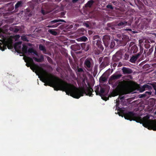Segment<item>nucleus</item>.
Here are the masks:
<instances>
[{
	"label": "nucleus",
	"instance_id": "f704fd0d",
	"mask_svg": "<svg viewBox=\"0 0 156 156\" xmlns=\"http://www.w3.org/2000/svg\"><path fill=\"white\" fill-rule=\"evenodd\" d=\"M34 49L33 48H29L27 51V52L28 53H32L33 51H34Z\"/></svg>",
	"mask_w": 156,
	"mask_h": 156
},
{
	"label": "nucleus",
	"instance_id": "69168bd1",
	"mask_svg": "<svg viewBox=\"0 0 156 156\" xmlns=\"http://www.w3.org/2000/svg\"><path fill=\"white\" fill-rule=\"evenodd\" d=\"M145 94L146 93V92H145Z\"/></svg>",
	"mask_w": 156,
	"mask_h": 156
},
{
	"label": "nucleus",
	"instance_id": "5701e85b",
	"mask_svg": "<svg viewBox=\"0 0 156 156\" xmlns=\"http://www.w3.org/2000/svg\"><path fill=\"white\" fill-rule=\"evenodd\" d=\"M28 47L24 44L23 45L22 48V51L23 53H27L28 51Z\"/></svg>",
	"mask_w": 156,
	"mask_h": 156
},
{
	"label": "nucleus",
	"instance_id": "79ce46f5",
	"mask_svg": "<svg viewBox=\"0 0 156 156\" xmlns=\"http://www.w3.org/2000/svg\"><path fill=\"white\" fill-rule=\"evenodd\" d=\"M117 64L115 63H113V64H112V65H111V66H112V69L113 70V69H115V68L116 67V66H117Z\"/></svg>",
	"mask_w": 156,
	"mask_h": 156
},
{
	"label": "nucleus",
	"instance_id": "a19ab883",
	"mask_svg": "<svg viewBox=\"0 0 156 156\" xmlns=\"http://www.w3.org/2000/svg\"><path fill=\"white\" fill-rule=\"evenodd\" d=\"M77 72L80 73H83L84 71L82 68H78L77 69Z\"/></svg>",
	"mask_w": 156,
	"mask_h": 156
},
{
	"label": "nucleus",
	"instance_id": "e433bc0d",
	"mask_svg": "<svg viewBox=\"0 0 156 156\" xmlns=\"http://www.w3.org/2000/svg\"><path fill=\"white\" fill-rule=\"evenodd\" d=\"M21 39L24 41H28L27 37L24 36H23L21 37Z\"/></svg>",
	"mask_w": 156,
	"mask_h": 156
},
{
	"label": "nucleus",
	"instance_id": "7c9ffc66",
	"mask_svg": "<svg viewBox=\"0 0 156 156\" xmlns=\"http://www.w3.org/2000/svg\"><path fill=\"white\" fill-rule=\"evenodd\" d=\"M105 92V89L101 87L99 93V94H98V95L101 96L102 95V94L104 93Z\"/></svg>",
	"mask_w": 156,
	"mask_h": 156
},
{
	"label": "nucleus",
	"instance_id": "13d9d810",
	"mask_svg": "<svg viewBox=\"0 0 156 156\" xmlns=\"http://www.w3.org/2000/svg\"><path fill=\"white\" fill-rule=\"evenodd\" d=\"M154 53L156 54V45L155 46Z\"/></svg>",
	"mask_w": 156,
	"mask_h": 156
},
{
	"label": "nucleus",
	"instance_id": "f03ea898",
	"mask_svg": "<svg viewBox=\"0 0 156 156\" xmlns=\"http://www.w3.org/2000/svg\"><path fill=\"white\" fill-rule=\"evenodd\" d=\"M131 82L129 81L123 80L115 83V86L116 87L113 90L111 94L112 97H115L119 94L124 95L129 94L133 91V88L131 86Z\"/></svg>",
	"mask_w": 156,
	"mask_h": 156
},
{
	"label": "nucleus",
	"instance_id": "0e129e2a",
	"mask_svg": "<svg viewBox=\"0 0 156 156\" xmlns=\"http://www.w3.org/2000/svg\"><path fill=\"white\" fill-rule=\"evenodd\" d=\"M117 104L116 105V107H117Z\"/></svg>",
	"mask_w": 156,
	"mask_h": 156
},
{
	"label": "nucleus",
	"instance_id": "3c124183",
	"mask_svg": "<svg viewBox=\"0 0 156 156\" xmlns=\"http://www.w3.org/2000/svg\"><path fill=\"white\" fill-rule=\"evenodd\" d=\"M84 25L86 26L87 27H89V24L87 23H84Z\"/></svg>",
	"mask_w": 156,
	"mask_h": 156
},
{
	"label": "nucleus",
	"instance_id": "680f3d73",
	"mask_svg": "<svg viewBox=\"0 0 156 156\" xmlns=\"http://www.w3.org/2000/svg\"><path fill=\"white\" fill-rule=\"evenodd\" d=\"M104 100H105V101H107V100H108V99H103Z\"/></svg>",
	"mask_w": 156,
	"mask_h": 156
},
{
	"label": "nucleus",
	"instance_id": "4c0bfd02",
	"mask_svg": "<svg viewBox=\"0 0 156 156\" xmlns=\"http://www.w3.org/2000/svg\"><path fill=\"white\" fill-rule=\"evenodd\" d=\"M106 7L107 8L110 9L111 10H112L114 8L112 6V5L111 4H108L106 6Z\"/></svg>",
	"mask_w": 156,
	"mask_h": 156
},
{
	"label": "nucleus",
	"instance_id": "c9c22d12",
	"mask_svg": "<svg viewBox=\"0 0 156 156\" xmlns=\"http://www.w3.org/2000/svg\"><path fill=\"white\" fill-rule=\"evenodd\" d=\"M154 85L148 84H147V89L148 88L149 90L152 89V87H153V86Z\"/></svg>",
	"mask_w": 156,
	"mask_h": 156
},
{
	"label": "nucleus",
	"instance_id": "9b49d317",
	"mask_svg": "<svg viewBox=\"0 0 156 156\" xmlns=\"http://www.w3.org/2000/svg\"><path fill=\"white\" fill-rule=\"evenodd\" d=\"M133 44H134L131 48L130 50V52L131 53H135L137 52L138 51V47H137L134 44V43L133 42H131L129 45V47H131Z\"/></svg>",
	"mask_w": 156,
	"mask_h": 156
},
{
	"label": "nucleus",
	"instance_id": "864d4df0",
	"mask_svg": "<svg viewBox=\"0 0 156 156\" xmlns=\"http://www.w3.org/2000/svg\"><path fill=\"white\" fill-rule=\"evenodd\" d=\"M153 87L155 91V94L156 95V85L153 86Z\"/></svg>",
	"mask_w": 156,
	"mask_h": 156
},
{
	"label": "nucleus",
	"instance_id": "37998d69",
	"mask_svg": "<svg viewBox=\"0 0 156 156\" xmlns=\"http://www.w3.org/2000/svg\"><path fill=\"white\" fill-rule=\"evenodd\" d=\"M129 57V55L128 53H125V58L127 60Z\"/></svg>",
	"mask_w": 156,
	"mask_h": 156
},
{
	"label": "nucleus",
	"instance_id": "5fc2aeb1",
	"mask_svg": "<svg viewBox=\"0 0 156 156\" xmlns=\"http://www.w3.org/2000/svg\"><path fill=\"white\" fill-rule=\"evenodd\" d=\"M22 43V42H18L16 43L15 45H20Z\"/></svg>",
	"mask_w": 156,
	"mask_h": 156
},
{
	"label": "nucleus",
	"instance_id": "9d476101",
	"mask_svg": "<svg viewBox=\"0 0 156 156\" xmlns=\"http://www.w3.org/2000/svg\"><path fill=\"white\" fill-rule=\"evenodd\" d=\"M110 40V37L109 36L106 35L103 36L102 41L106 48L108 47Z\"/></svg>",
	"mask_w": 156,
	"mask_h": 156
},
{
	"label": "nucleus",
	"instance_id": "aec40b11",
	"mask_svg": "<svg viewBox=\"0 0 156 156\" xmlns=\"http://www.w3.org/2000/svg\"><path fill=\"white\" fill-rule=\"evenodd\" d=\"M103 62L104 63L105 65L107 66L109 65L110 63V59L109 57H106L104 58Z\"/></svg>",
	"mask_w": 156,
	"mask_h": 156
},
{
	"label": "nucleus",
	"instance_id": "2eb2a0df",
	"mask_svg": "<svg viewBox=\"0 0 156 156\" xmlns=\"http://www.w3.org/2000/svg\"><path fill=\"white\" fill-rule=\"evenodd\" d=\"M33 58L35 61L38 62H42L44 59L43 55H42L40 56V58H38L35 57H33Z\"/></svg>",
	"mask_w": 156,
	"mask_h": 156
},
{
	"label": "nucleus",
	"instance_id": "4be33fe9",
	"mask_svg": "<svg viewBox=\"0 0 156 156\" xmlns=\"http://www.w3.org/2000/svg\"><path fill=\"white\" fill-rule=\"evenodd\" d=\"M9 30L16 33H17L19 30V29L17 28L16 27H10L9 28Z\"/></svg>",
	"mask_w": 156,
	"mask_h": 156
},
{
	"label": "nucleus",
	"instance_id": "f8f14e48",
	"mask_svg": "<svg viewBox=\"0 0 156 156\" xmlns=\"http://www.w3.org/2000/svg\"><path fill=\"white\" fill-rule=\"evenodd\" d=\"M122 70L124 74H129L133 73L132 70L128 68L123 67L122 68Z\"/></svg>",
	"mask_w": 156,
	"mask_h": 156
},
{
	"label": "nucleus",
	"instance_id": "c85d7f7f",
	"mask_svg": "<svg viewBox=\"0 0 156 156\" xmlns=\"http://www.w3.org/2000/svg\"><path fill=\"white\" fill-rule=\"evenodd\" d=\"M100 89L99 86H97L95 87V92L96 93V95H98L99 94V90Z\"/></svg>",
	"mask_w": 156,
	"mask_h": 156
},
{
	"label": "nucleus",
	"instance_id": "412c9836",
	"mask_svg": "<svg viewBox=\"0 0 156 156\" xmlns=\"http://www.w3.org/2000/svg\"><path fill=\"white\" fill-rule=\"evenodd\" d=\"M23 4V2L22 1H18L15 5V8L16 10L19 7H21L22 6Z\"/></svg>",
	"mask_w": 156,
	"mask_h": 156
},
{
	"label": "nucleus",
	"instance_id": "0eeeda50",
	"mask_svg": "<svg viewBox=\"0 0 156 156\" xmlns=\"http://www.w3.org/2000/svg\"><path fill=\"white\" fill-rule=\"evenodd\" d=\"M149 117L147 115V128L149 129H153L156 130V121H149L148 119Z\"/></svg>",
	"mask_w": 156,
	"mask_h": 156
},
{
	"label": "nucleus",
	"instance_id": "f257e3e1",
	"mask_svg": "<svg viewBox=\"0 0 156 156\" xmlns=\"http://www.w3.org/2000/svg\"><path fill=\"white\" fill-rule=\"evenodd\" d=\"M30 68L38 76L39 78L40 79L41 76L43 79V81L45 83L44 85L53 87L55 90L65 91L66 94L76 99H79L84 94L90 97L93 96L92 92L94 90L89 84H88L89 87L86 86V89L84 88L79 89L48 73L46 70L35 64L32 65Z\"/></svg>",
	"mask_w": 156,
	"mask_h": 156
},
{
	"label": "nucleus",
	"instance_id": "a878e982",
	"mask_svg": "<svg viewBox=\"0 0 156 156\" xmlns=\"http://www.w3.org/2000/svg\"><path fill=\"white\" fill-rule=\"evenodd\" d=\"M127 22L126 21H123L120 22L118 24L119 26H125L127 25Z\"/></svg>",
	"mask_w": 156,
	"mask_h": 156
},
{
	"label": "nucleus",
	"instance_id": "49530a36",
	"mask_svg": "<svg viewBox=\"0 0 156 156\" xmlns=\"http://www.w3.org/2000/svg\"><path fill=\"white\" fill-rule=\"evenodd\" d=\"M119 98H120V100H123L124 99L125 97L124 96H122L120 95H119Z\"/></svg>",
	"mask_w": 156,
	"mask_h": 156
},
{
	"label": "nucleus",
	"instance_id": "8fccbe9b",
	"mask_svg": "<svg viewBox=\"0 0 156 156\" xmlns=\"http://www.w3.org/2000/svg\"><path fill=\"white\" fill-rule=\"evenodd\" d=\"M32 65H31L29 63V62H28V63L27 62L26 64V66L27 67H30Z\"/></svg>",
	"mask_w": 156,
	"mask_h": 156
},
{
	"label": "nucleus",
	"instance_id": "c03bdc74",
	"mask_svg": "<svg viewBox=\"0 0 156 156\" xmlns=\"http://www.w3.org/2000/svg\"><path fill=\"white\" fill-rule=\"evenodd\" d=\"M20 37V36L19 35H16L14 36V37L15 38L16 40H17Z\"/></svg>",
	"mask_w": 156,
	"mask_h": 156
},
{
	"label": "nucleus",
	"instance_id": "b1692460",
	"mask_svg": "<svg viewBox=\"0 0 156 156\" xmlns=\"http://www.w3.org/2000/svg\"><path fill=\"white\" fill-rule=\"evenodd\" d=\"M48 31L49 33L55 36L57 35V32L53 29H49L48 30Z\"/></svg>",
	"mask_w": 156,
	"mask_h": 156
},
{
	"label": "nucleus",
	"instance_id": "6ab92c4d",
	"mask_svg": "<svg viewBox=\"0 0 156 156\" xmlns=\"http://www.w3.org/2000/svg\"><path fill=\"white\" fill-rule=\"evenodd\" d=\"M27 61L32 65L35 64L33 58L29 57H27V59L25 60V61L26 62H27Z\"/></svg>",
	"mask_w": 156,
	"mask_h": 156
},
{
	"label": "nucleus",
	"instance_id": "f3484780",
	"mask_svg": "<svg viewBox=\"0 0 156 156\" xmlns=\"http://www.w3.org/2000/svg\"><path fill=\"white\" fill-rule=\"evenodd\" d=\"M94 2L93 0H90L88 1L85 5L86 7L90 8L92 7Z\"/></svg>",
	"mask_w": 156,
	"mask_h": 156
},
{
	"label": "nucleus",
	"instance_id": "39448f33",
	"mask_svg": "<svg viewBox=\"0 0 156 156\" xmlns=\"http://www.w3.org/2000/svg\"><path fill=\"white\" fill-rule=\"evenodd\" d=\"M84 66L88 71L91 72L93 66L92 59L89 58H86L84 61Z\"/></svg>",
	"mask_w": 156,
	"mask_h": 156
},
{
	"label": "nucleus",
	"instance_id": "6e6d98bb",
	"mask_svg": "<svg viewBox=\"0 0 156 156\" xmlns=\"http://www.w3.org/2000/svg\"><path fill=\"white\" fill-rule=\"evenodd\" d=\"M151 92L147 91V94H148L149 95H151Z\"/></svg>",
	"mask_w": 156,
	"mask_h": 156
},
{
	"label": "nucleus",
	"instance_id": "6e6552de",
	"mask_svg": "<svg viewBox=\"0 0 156 156\" xmlns=\"http://www.w3.org/2000/svg\"><path fill=\"white\" fill-rule=\"evenodd\" d=\"M122 51L120 50L116 52L112 58V60L115 62H118L121 58L122 56Z\"/></svg>",
	"mask_w": 156,
	"mask_h": 156
},
{
	"label": "nucleus",
	"instance_id": "423d86ee",
	"mask_svg": "<svg viewBox=\"0 0 156 156\" xmlns=\"http://www.w3.org/2000/svg\"><path fill=\"white\" fill-rule=\"evenodd\" d=\"M60 22H64L66 23V22L64 20L60 19H57L49 22V24L51 25H48L47 26L49 28H55L57 27L59 25L61 24Z\"/></svg>",
	"mask_w": 156,
	"mask_h": 156
},
{
	"label": "nucleus",
	"instance_id": "e2e57ef3",
	"mask_svg": "<svg viewBox=\"0 0 156 156\" xmlns=\"http://www.w3.org/2000/svg\"><path fill=\"white\" fill-rule=\"evenodd\" d=\"M147 67H148V65H147Z\"/></svg>",
	"mask_w": 156,
	"mask_h": 156
},
{
	"label": "nucleus",
	"instance_id": "72a5a7b5",
	"mask_svg": "<svg viewBox=\"0 0 156 156\" xmlns=\"http://www.w3.org/2000/svg\"><path fill=\"white\" fill-rule=\"evenodd\" d=\"M107 66L105 65V64L102 62L100 66V68L103 69Z\"/></svg>",
	"mask_w": 156,
	"mask_h": 156
},
{
	"label": "nucleus",
	"instance_id": "de8ad7c7",
	"mask_svg": "<svg viewBox=\"0 0 156 156\" xmlns=\"http://www.w3.org/2000/svg\"><path fill=\"white\" fill-rule=\"evenodd\" d=\"M33 52L32 53H33L35 55H36L37 56H38V54L37 53V52L34 49V51H33Z\"/></svg>",
	"mask_w": 156,
	"mask_h": 156
},
{
	"label": "nucleus",
	"instance_id": "a18cd8bd",
	"mask_svg": "<svg viewBox=\"0 0 156 156\" xmlns=\"http://www.w3.org/2000/svg\"><path fill=\"white\" fill-rule=\"evenodd\" d=\"M41 13L43 15H45L47 14V12L45 11L43 9H42L41 10Z\"/></svg>",
	"mask_w": 156,
	"mask_h": 156
},
{
	"label": "nucleus",
	"instance_id": "58836bf2",
	"mask_svg": "<svg viewBox=\"0 0 156 156\" xmlns=\"http://www.w3.org/2000/svg\"><path fill=\"white\" fill-rule=\"evenodd\" d=\"M47 59L48 61L50 63H52L53 62L52 59L49 56H47Z\"/></svg>",
	"mask_w": 156,
	"mask_h": 156
},
{
	"label": "nucleus",
	"instance_id": "09e8293b",
	"mask_svg": "<svg viewBox=\"0 0 156 156\" xmlns=\"http://www.w3.org/2000/svg\"><path fill=\"white\" fill-rule=\"evenodd\" d=\"M147 48L148 47H150V45L149 44H148V43H150V42L148 40H147Z\"/></svg>",
	"mask_w": 156,
	"mask_h": 156
},
{
	"label": "nucleus",
	"instance_id": "ddd939ff",
	"mask_svg": "<svg viewBox=\"0 0 156 156\" xmlns=\"http://www.w3.org/2000/svg\"><path fill=\"white\" fill-rule=\"evenodd\" d=\"M122 76V75L121 74H114L111 76L110 79L111 80H114L119 79Z\"/></svg>",
	"mask_w": 156,
	"mask_h": 156
},
{
	"label": "nucleus",
	"instance_id": "4d7b16f0",
	"mask_svg": "<svg viewBox=\"0 0 156 156\" xmlns=\"http://www.w3.org/2000/svg\"><path fill=\"white\" fill-rule=\"evenodd\" d=\"M143 87H144V88H146V84H145L144 86H143Z\"/></svg>",
	"mask_w": 156,
	"mask_h": 156
},
{
	"label": "nucleus",
	"instance_id": "ea45409f",
	"mask_svg": "<svg viewBox=\"0 0 156 156\" xmlns=\"http://www.w3.org/2000/svg\"><path fill=\"white\" fill-rule=\"evenodd\" d=\"M106 80V78L105 77L101 76L100 78V80L103 81V82H105V81Z\"/></svg>",
	"mask_w": 156,
	"mask_h": 156
},
{
	"label": "nucleus",
	"instance_id": "bb28decb",
	"mask_svg": "<svg viewBox=\"0 0 156 156\" xmlns=\"http://www.w3.org/2000/svg\"><path fill=\"white\" fill-rule=\"evenodd\" d=\"M78 39L79 41H86L88 40L87 38L85 36H83L80 37L78 38Z\"/></svg>",
	"mask_w": 156,
	"mask_h": 156
},
{
	"label": "nucleus",
	"instance_id": "603ef678",
	"mask_svg": "<svg viewBox=\"0 0 156 156\" xmlns=\"http://www.w3.org/2000/svg\"><path fill=\"white\" fill-rule=\"evenodd\" d=\"M79 0H72V2L73 3H75L77 2Z\"/></svg>",
	"mask_w": 156,
	"mask_h": 156
},
{
	"label": "nucleus",
	"instance_id": "cd10ccee",
	"mask_svg": "<svg viewBox=\"0 0 156 156\" xmlns=\"http://www.w3.org/2000/svg\"><path fill=\"white\" fill-rule=\"evenodd\" d=\"M115 42L114 41H112L110 43L109 45V46L108 47H110L111 48H113L115 46Z\"/></svg>",
	"mask_w": 156,
	"mask_h": 156
},
{
	"label": "nucleus",
	"instance_id": "20e7f679",
	"mask_svg": "<svg viewBox=\"0 0 156 156\" xmlns=\"http://www.w3.org/2000/svg\"><path fill=\"white\" fill-rule=\"evenodd\" d=\"M93 43L96 44V45L98 49L97 48H94V49L95 54L99 55L101 52L104 50V48L102 44V43L101 39L99 37L98 35H96L93 37Z\"/></svg>",
	"mask_w": 156,
	"mask_h": 156
},
{
	"label": "nucleus",
	"instance_id": "338daca9",
	"mask_svg": "<svg viewBox=\"0 0 156 156\" xmlns=\"http://www.w3.org/2000/svg\"><path fill=\"white\" fill-rule=\"evenodd\" d=\"M0 44H1V43H0Z\"/></svg>",
	"mask_w": 156,
	"mask_h": 156
},
{
	"label": "nucleus",
	"instance_id": "1a4fd4ad",
	"mask_svg": "<svg viewBox=\"0 0 156 156\" xmlns=\"http://www.w3.org/2000/svg\"><path fill=\"white\" fill-rule=\"evenodd\" d=\"M129 38L128 36L123 35H122V39L119 40L120 42V46H125L127 44V43L128 41Z\"/></svg>",
	"mask_w": 156,
	"mask_h": 156
},
{
	"label": "nucleus",
	"instance_id": "2f4dec72",
	"mask_svg": "<svg viewBox=\"0 0 156 156\" xmlns=\"http://www.w3.org/2000/svg\"><path fill=\"white\" fill-rule=\"evenodd\" d=\"M21 46L19 45H15L14 48L16 51H18L21 48Z\"/></svg>",
	"mask_w": 156,
	"mask_h": 156
},
{
	"label": "nucleus",
	"instance_id": "c756f323",
	"mask_svg": "<svg viewBox=\"0 0 156 156\" xmlns=\"http://www.w3.org/2000/svg\"><path fill=\"white\" fill-rule=\"evenodd\" d=\"M144 41L145 43H146V40H139V41L140 44V48L141 47L142 45H143L144 44Z\"/></svg>",
	"mask_w": 156,
	"mask_h": 156
},
{
	"label": "nucleus",
	"instance_id": "a211bd4d",
	"mask_svg": "<svg viewBox=\"0 0 156 156\" xmlns=\"http://www.w3.org/2000/svg\"><path fill=\"white\" fill-rule=\"evenodd\" d=\"M39 49L41 50L45 54H47L46 53V50L45 48V47L42 45V44H40L39 45Z\"/></svg>",
	"mask_w": 156,
	"mask_h": 156
},
{
	"label": "nucleus",
	"instance_id": "393cba45",
	"mask_svg": "<svg viewBox=\"0 0 156 156\" xmlns=\"http://www.w3.org/2000/svg\"><path fill=\"white\" fill-rule=\"evenodd\" d=\"M73 47L75 51L80 50L81 49V46L80 44L75 45Z\"/></svg>",
	"mask_w": 156,
	"mask_h": 156
},
{
	"label": "nucleus",
	"instance_id": "4468645a",
	"mask_svg": "<svg viewBox=\"0 0 156 156\" xmlns=\"http://www.w3.org/2000/svg\"><path fill=\"white\" fill-rule=\"evenodd\" d=\"M139 55L137 54L135 55H133L130 59L129 61L132 63H135L136 60L139 57Z\"/></svg>",
	"mask_w": 156,
	"mask_h": 156
},
{
	"label": "nucleus",
	"instance_id": "bf43d9fd",
	"mask_svg": "<svg viewBox=\"0 0 156 156\" xmlns=\"http://www.w3.org/2000/svg\"><path fill=\"white\" fill-rule=\"evenodd\" d=\"M145 95V94L144 95H141V96L140 97L143 98V97H144V96Z\"/></svg>",
	"mask_w": 156,
	"mask_h": 156
},
{
	"label": "nucleus",
	"instance_id": "473e14b6",
	"mask_svg": "<svg viewBox=\"0 0 156 156\" xmlns=\"http://www.w3.org/2000/svg\"><path fill=\"white\" fill-rule=\"evenodd\" d=\"M153 51V47H152L151 48H150L149 49V51L148 52V53H147V55H150L152 53Z\"/></svg>",
	"mask_w": 156,
	"mask_h": 156
},
{
	"label": "nucleus",
	"instance_id": "dca6fc26",
	"mask_svg": "<svg viewBox=\"0 0 156 156\" xmlns=\"http://www.w3.org/2000/svg\"><path fill=\"white\" fill-rule=\"evenodd\" d=\"M81 47L82 49H84L85 51H87L89 48V45L85 43L80 44Z\"/></svg>",
	"mask_w": 156,
	"mask_h": 156
},
{
	"label": "nucleus",
	"instance_id": "052dcab7",
	"mask_svg": "<svg viewBox=\"0 0 156 156\" xmlns=\"http://www.w3.org/2000/svg\"><path fill=\"white\" fill-rule=\"evenodd\" d=\"M144 46L145 48H146V44L145 43L144 44Z\"/></svg>",
	"mask_w": 156,
	"mask_h": 156
},
{
	"label": "nucleus",
	"instance_id": "7ed1b4c3",
	"mask_svg": "<svg viewBox=\"0 0 156 156\" xmlns=\"http://www.w3.org/2000/svg\"><path fill=\"white\" fill-rule=\"evenodd\" d=\"M118 111V113L120 116V113L123 114L125 118L126 119L131 121L132 120L135 121L137 122L140 123V124H142L143 126L146 128V116H144L143 118L140 116L136 115V114L132 112H128L124 113L122 108L118 107L117 109Z\"/></svg>",
	"mask_w": 156,
	"mask_h": 156
}]
</instances>
